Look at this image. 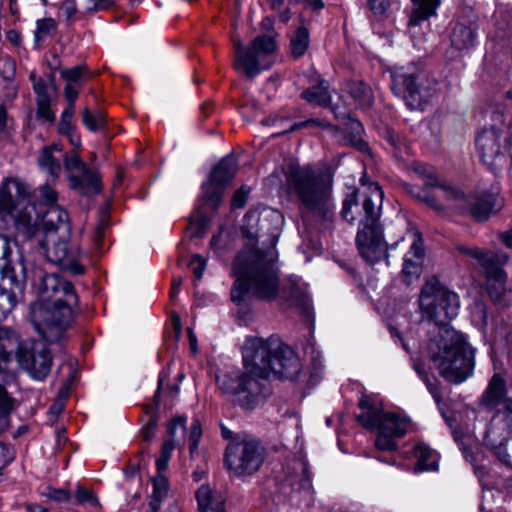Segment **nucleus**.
I'll return each mask as SVG.
<instances>
[{"mask_svg": "<svg viewBox=\"0 0 512 512\" xmlns=\"http://www.w3.org/2000/svg\"><path fill=\"white\" fill-rule=\"evenodd\" d=\"M249 47L257 53V55L263 60L266 61L270 55H272L276 50V41L274 37L271 35H259L251 42Z\"/></svg>", "mask_w": 512, "mask_h": 512, "instance_id": "obj_33", "label": "nucleus"}, {"mask_svg": "<svg viewBox=\"0 0 512 512\" xmlns=\"http://www.w3.org/2000/svg\"><path fill=\"white\" fill-rule=\"evenodd\" d=\"M431 188L432 187H424L421 196H419L417 200L425 203L437 212H443L445 210V206L437 199L436 195L431 191Z\"/></svg>", "mask_w": 512, "mask_h": 512, "instance_id": "obj_46", "label": "nucleus"}, {"mask_svg": "<svg viewBox=\"0 0 512 512\" xmlns=\"http://www.w3.org/2000/svg\"><path fill=\"white\" fill-rule=\"evenodd\" d=\"M428 356L440 376L452 384L464 382L474 372L475 349L461 332L445 329L431 339Z\"/></svg>", "mask_w": 512, "mask_h": 512, "instance_id": "obj_6", "label": "nucleus"}, {"mask_svg": "<svg viewBox=\"0 0 512 512\" xmlns=\"http://www.w3.org/2000/svg\"><path fill=\"white\" fill-rule=\"evenodd\" d=\"M39 166L51 176L57 177L61 172L60 162L52 155L50 147H44L38 158Z\"/></svg>", "mask_w": 512, "mask_h": 512, "instance_id": "obj_39", "label": "nucleus"}, {"mask_svg": "<svg viewBox=\"0 0 512 512\" xmlns=\"http://www.w3.org/2000/svg\"><path fill=\"white\" fill-rule=\"evenodd\" d=\"M269 67L270 63L263 61L249 46L242 47L240 44L236 45L234 68L247 78L252 79L261 70L268 69Z\"/></svg>", "mask_w": 512, "mask_h": 512, "instance_id": "obj_22", "label": "nucleus"}, {"mask_svg": "<svg viewBox=\"0 0 512 512\" xmlns=\"http://www.w3.org/2000/svg\"><path fill=\"white\" fill-rule=\"evenodd\" d=\"M419 302L425 317L437 326H447L459 313V296L436 280L425 283L421 289Z\"/></svg>", "mask_w": 512, "mask_h": 512, "instance_id": "obj_13", "label": "nucleus"}, {"mask_svg": "<svg viewBox=\"0 0 512 512\" xmlns=\"http://www.w3.org/2000/svg\"><path fill=\"white\" fill-rule=\"evenodd\" d=\"M367 2L370 10L377 16L384 15L391 6L390 0H368Z\"/></svg>", "mask_w": 512, "mask_h": 512, "instance_id": "obj_62", "label": "nucleus"}, {"mask_svg": "<svg viewBox=\"0 0 512 512\" xmlns=\"http://www.w3.org/2000/svg\"><path fill=\"white\" fill-rule=\"evenodd\" d=\"M74 505L83 506L91 509H101L102 506L99 502L97 495L94 491L82 486L77 485L75 494L71 501Z\"/></svg>", "mask_w": 512, "mask_h": 512, "instance_id": "obj_34", "label": "nucleus"}, {"mask_svg": "<svg viewBox=\"0 0 512 512\" xmlns=\"http://www.w3.org/2000/svg\"><path fill=\"white\" fill-rule=\"evenodd\" d=\"M423 261L412 259L411 256L404 257L402 273L406 277H418L421 273Z\"/></svg>", "mask_w": 512, "mask_h": 512, "instance_id": "obj_49", "label": "nucleus"}, {"mask_svg": "<svg viewBox=\"0 0 512 512\" xmlns=\"http://www.w3.org/2000/svg\"><path fill=\"white\" fill-rule=\"evenodd\" d=\"M195 264H196V266L193 267V275H194V278L197 281H199L202 279L204 271L206 269V259L199 254H194L191 257L189 265L193 266Z\"/></svg>", "mask_w": 512, "mask_h": 512, "instance_id": "obj_58", "label": "nucleus"}, {"mask_svg": "<svg viewBox=\"0 0 512 512\" xmlns=\"http://www.w3.org/2000/svg\"><path fill=\"white\" fill-rule=\"evenodd\" d=\"M12 410L13 399L8 396L6 389L0 385V434L8 428Z\"/></svg>", "mask_w": 512, "mask_h": 512, "instance_id": "obj_38", "label": "nucleus"}, {"mask_svg": "<svg viewBox=\"0 0 512 512\" xmlns=\"http://www.w3.org/2000/svg\"><path fill=\"white\" fill-rule=\"evenodd\" d=\"M244 371L227 373L218 380L219 388L233 397L234 403L253 410L271 394L268 379H297L301 363L294 351L276 336L267 339L247 337L242 347Z\"/></svg>", "mask_w": 512, "mask_h": 512, "instance_id": "obj_2", "label": "nucleus"}, {"mask_svg": "<svg viewBox=\"0 0 512 512\" xmlns=\"http://www.w3.org/2000/svg\"><path fill=\"white\" fill-rule=\"evenodd\" d=\"M29 79L32 83L33 90L36 94V101L50 99L46 81L42 77H38L33 71L30 73Z\"/></svg>", "mask_w": 512, "mask_h": 512, "instance_id": "obj_44", "label": "nucleus"}, {"mask_svg": "<svg viewBox=\"0 0 512 512\" xmlns=\"http://www.w3.org/2000/svg\"><path fill=\"white\" fill-rule=\"evenodd\" d=\"M14 457V449L9 445L0 442V470L12 462Z\"/></svg>", "mask_w": 512, "mask_h": 512, "instance_id": "obj_60", "label": "nucleus"}, {"mask_svg": "<svg viewBox=\"0 0 512 512\" xmlns=\"http://www.w3.org/2000/svg\"><path fill=\"white\" fill-rule=\"evenodd\" d=\"M288 195L298 207L304 225L321 231L334 221L335 170L329 164L315 168L312 164H290L284 172Z\"/></svg>", "mask_w": 512, "mask_h": 512, "instance_id": "obj_3", "label": "nucleus"}, {"mask_svg": "<svg viewBox=\"0 0 512 512\" xmlns=\"http://www.w3.org/2000/svg\"><path fill=\"white\" fill-rule=\"evenodd\" d=\"M359 407L364 411L356 415L357 422L365 429L378 431L376 448L388 452L397 450V440L407 433L408 419L394 412H384L367 395L360 398Z\"/></svg>", "mask_w": 512, "mask_h": 512, "instance_id": "obj_8", "label": "nucleus"}, {"mask_svg": "<svg viewBox=\"0 0 512 512\" xmlns=\"http://www.w3.org/2000/svg\"><path fill=\"white\" fill-rule=\"evenodd\" d=\"M424 249H423V241L420 235H417L416 239L410 246L409 251L405 254V256H411L412 259L423 261L424 259Z\"/></svg>", "mask_w": 512, "mask_h": 512, "instance_id": "obj_59", "label": "nucleus"}, {"mask_svg": "<svg viewBox=\"0 0 512 512\" xmlns=\"http://www.w3.org/2000/svg\"><path fill=\"white\" fill-rule=\"evenodd\" d=\"M300 97L311 105L323 108L328 107L332 98L330 84L327 80L321 78L316 85L303 90Z\"/></svg>", "mask_w": 512, "mask_h": 512, "instance_id": "obj_25", "label": "nucleus"}, {"mask_svg": "<svg viewBox=\"0 0 512 512\" xmlns=\"http://www.w3.org/2000/svg\"><path fill=\"white\" fill-rule=\"evenodd\" d=\"M421 380L425 383L428 391L433 396V398L437 402L440 401L441 396H440L438 380L435 377L430 376L429 374L427 376H425L424 378H422Z\"/></svg>", "mask_w": 512, "mask_h": 512, "instance_id": "obj_64", "label": "nucleus"}, {"mask_svg": "<svg viewBox=\"0 0 512 512\" xmlns=\"http://www.w3.org/2000/svg\"><path fill=\"white\" fill-rule=\"evenodd\" d=\"M14 353L20 367L34 379L44 380L50 373L53 357L45 342L19 341L12 329L0 327V373L8 371Z\"/></svg>", "mask_w": 512, "mask_h": 512, "instance_id": "obj_7", "label": "nucleus"}, {"mask_svg": "<svg viewBox=\"0 0 512 512\" xmlns=\"http://www.w3.org/2000/svg\"><path fill=\"white\" fill-rule=\"evenodd\" d=\"M299 466L301 470L300 487L303 490H310L312 487V474L309 463L306 459L302 458L299 460Z\"/></svg>", "mask_w": 512, "mask_h": 512, "instance_id": "obj_55", "label": "nucleus"}, {"mask_svg": "<svg viewBox=\"0 0 512 512\" xmlns=\"http://www.w3.org/2000/svg\"><path fill=\"white\" fill-rule=\"evenodd\" d=\"M202 437V427L201 422L198 418H194L191 422L189 429V453L190 457L193 458L194 454L197 453L199 443Z\"/></svg>", "mask_w": 512, "mask_h": 512, "instance_id": "obj_41", "label": "nucleus"}, {"mask_svg": "<svg viewBox=\"0 0 512 512\" xmlns=\"http://www.w3.org/2000/svg\"><path fill=\"white\" fill-rule=\"evenodd\" d=\"M0 214L14 219L18 236L31 240L39 229V220L46 232L64 227L68 230V213L59 205L37 212L32 203L30 187L18 179H6L0 186Z\"/></svg>", "mask_w": 512, "mask_h": 512, "instance_id": "obj_5", "label": "nucleus"}, {"mask_svg": "<svg viewBox=\"0 0 512 512\" xmlns=\"http://www.w3.org/2000/svg\"><path fill=\"white\" fill-rule=\"evenodd\" d=\"M472 314L475 320L481 322L482 324H487L488 311L487 306L482 301H477L474 303L472 307Z\"/></svg>", "mask_w": 512, "mask_h": 512, "instance_id": "obj_63", "label": "nucleus"}, {"mask_svg": "<svg viewBox=\"0 0 512 512\" xmlns=\"http://www.w3.org/2000/svg\"><path fill=\"white\" fill-rule=\"evenodd\" d=\"M445 199L450 207L463 215H470L477 222L487 221L497 211V194L485 191L479 195H466L458 187L445 188Z\"/></svg>", "mask_w": 512, "mask_h": 512, "instance_id": "obj_14", "label": "nucleus"}, {"mask_svg": "<svg viewBox=\"0 0 512 512\" xmlns=\"http://www.w3.org/2000/svg\"><path fill=\"white\" fill-rule=\"evenodd\" d=\"M476 30L470 25L456 23L450 35L451 46L456 50H466L476 42Z\"/></svg>", "mask_w": 512, "mask_h": 512, "instance_id": "obj_30", "label": "nucleus"}, {"mask_svg": "<svg viewBox=\"0 0 512 512\" xmlns=\"http://www.w3.org/2000/svg\"><path fill=\"white\" fill-rule=\"evenodd\" d=\"M345 89L361 109L366 110L373 105L374 95L372 89L364 81L350 80L346 83Z\"/></svg>", "mask_w": 512, "mask_h": 512, "instance_id": "obj_27", "label": "nucleus"}, {"mask_svg": "<svg viewBox=\"0 0 512 512\" xmlns=\"http://www.w3.org/2000/svg\"><path fill=\"white\" fill-rule=\"evenodd\" d=\"M75 114V108L71 106H66V108L61 113L60 121L58 123V132L68 133L70 130L75 129L72 125V118Z\"/></svg>", "mask_w": 512, "mask_h": 512, "instance_id": "obj_51", "label": "nucleus"}, {"mask_svg": "<svg viewBox=\"0 0 512 512\" xmlns=\"http://www.w3.org/2000/svg\"><path fill=\"white\" fill-rule=\"evenodd\" d=\"M0 75L6 83L15 81L16 63L11 57H5Z\"/></svg>", "mask_w": 512, "mask_h": 512, "instance_id": "obj_57", "label": "nucleus"}, {"mask_svg": "<svg viewBox=\"0 0 512 512\" xmlns=\"http://www.w3.org/2000/svg\"><path fill=\"white\" fill-rule=\"evenodd\" d=\"M408 26L415 27L437 15L441 0H410Z\"/></svg>", "mask_w": 512, "mask_h": 512, "instance_id": "obj_24", "label": "nucleus"}, {"mask_svg": "<svg viewBox=\"0 0 512 512\" xmlns=\"http://www.w3.org/2000/svg\"><path fill=\"white\" fill-rule=\"evenodd\" d=\"M310 43L309 30L301 25L290 37V50L294 59H299L306 53Z\"/></svg>", "mask_w": 512, "mask_h": 512, "instance_id": "obj_31", "label": "nucleus"}, {"mask_svg": "<svg viewBox=\"0 0 512 512\" xmlns=\"http://www.w3.org/2000/svg\"><path fill=\"white\" fill-rule=\"evenodd\" d=\"M504 425L508 433L512 434V398L506 399L503 406H501L496 413Z\"/></svg>", "mask_w": 512, "mask_h": 512, "instance_id": "obj_45", "label": "nucleus"}, {"mask_svg": "<svg viewBox=\"0 0 512 512\" xmlns=\"http://www.w3.org/2000/svg\"><path fill=\"white\" fill-rule=\"evenodd\" d=\"M198 512H225V502L221 495L214 494L209 486L202 485L196 491Z\"/></svg>", "mask_w": 512, "mask_h": 512, "instance_id": "obj_26", "label": "nucleus"}, {"mask_svg": "<svg viewBox=\"0 0 512 512\" xmlns=\"http://www.w3.org/2000/svg\"><path fill=\"white\" fill-rule=\"evenodd\" d=\"M507 254L501 256L493 266L484 271L487 280V292L493 302L497 305H506L508 302V291L506 288L507 274L503 266L508 262Z\"/></svg>", "mask_w": 512, "mask_h": 512, "instance_id": "obj_20", "label": "nucleus"}, {"mask_svg": "<svg viewBox=\"0 0 512 512\" xmlns=\"http://www.w3.org/2000/svg\"><path fill=\"white\" fill-rule=\"evenodd\" d=\"M502 131L491 127L483 129L476 138V149L482 163L495 175L506 163V155L501 149Z\"/></svg>", "mask_w": 512, "mask_h": 512, "instance_id": "obj_18", "label": "nucleus"}, {"mask_svg": "<svg viewBox=\"0 0 512 512\" xmlns=\"http://www.w3.org/2000/svg\"><path fill=\"white\" fill-rule=\"evenodd\" d=\"M169 491L168 480L163 475H158L153 479V492L149 506L153 512L160 509L161 502L166 498Z\"/></svg>", "mask_w": 512, "mask_h": 512, "instance_id": "obj_35", "label": "nucleus"}, {"mask_svg": "<svg viewBox=\"0 0 512 512\" xmlns=\"http://www.w3.org/2000/svg\"><path fill=\"white\" fill-rule=\"evenodd\" d=\"M61 135L66 136L73 146V149L67 152L63 158L69 187L82 195L100 193L102 186L99 174L86 165L77 151L82 147L80 134L72 129L68 133H61Z\"/></svg>", "mask_w": 512, "mask_h": 512, "instance_id": "obj_12", "label": "nucleus"}, {"mask_svg": "<svg viewBox=\"0 0 512 512\" xmlns=\"http://www.w3.org/2000/svg\"><path fill=\"white\" fill-rule=\"evenodd\" d=\"M45 495L48 499L57 503H71L73 499V495L70 493V491L64 488L48 487Z\"/></svg>", "mask_w": 512, "mask_h": 512, "instance_id": "obj_48", "label": "nucleus"}, {"mask_svg": "<svg viewBox=\"0 0 512 512\" xmlns=\"http://www.w3.org/2000/svg\"><path fill=\"white\" fill-rule=\"evenodd\" d=\"M237 168V160L233 156H226L213 167L209 179L202 184L203 203L214 212L219 208L224 191L234 179Z\"/></svg>", "mask_w": 512, "mask_h": 512, "instance_id": "obj_15", "label": "nucleus"}, {"mask_svg": "<svg viewBox=\"0 0 512 512\" xmlns=\"http://www.w3.org/2000/svg\"><path fill=\"white\" fill-rule=\"evenodd\" d=\"M58 195L57 192L49 185H43L40 188V202L41 205L50 207L52 205H57Z\"/></svg>", "mask_w": 512, "mask_h": 512, "instance_id": "obj_54", "label": "nucleus"}, {"mask_svg": "<svg viewBox=\"0 0 512 512\" xmlns=\"http://www.w3.org/2000/svg\"><path fill=\"white\" fill-rule=\"evenodd\" d=\"M383 138L395 153H400L405 146L404 138L392 129H386L383 133Z\"/></svg>", "mask_w": 512, "mask_h": 512, "instance_id": "obj_50", "label": "nucleus"}, {"mask_svg": "<svg viewBox=\"0 0 512 512\" xmlns=\"http://www.w3.org/2000/svg\"><path fill=\"white\" fill-rule=\"evenodd\" d=\"M82 86H77L73 83L66 84L64 87V97L67 101V106L75 108V102L78 98L79 91Z\"/></svg>", "mask_w": 512, "mask_h": 512, "instance_id": "obj_61", "label": "nucleus"}, {"mask_svg": "<svg viewBox=\"0 0 512 512\" xmlns=\"http://www.w3.org/2000/svg\"><path fill=\"white\" fill-rule=\"evenodd\" d=\"M267 457L263 443L245 436L229 443L224 452V463L236 477L252 476L260 470Z\"/></svg>", "mask_w": 512, "mask_h": 512, "instance_id": "obj_11", "label": "nucleus"}, {"mask_svg": "<svg viewBox=\"0 0 512 512\" xmlns=\"http://www.w3.org/2000/svg\"><path fill=\"white\" fill-rule=\"evenodd\" d=\"M250 193V188L247 186H241L237 189L231 199V209H241L245 206L248 196Z\"/></svg>", "mask_w": 512, "mask_h": 512, "instance_id": "obj_53", "label": "nucleus"}, {"mask_svg": "<svg viewBox=\"0 0 512 512\" xmlns=\"http://www.w3.org/2000/svg\"><path fill=\"white\" fill-rule=\"evenodd\" d=\"M415 171L423 178L424 187H437L440 188L445 196V188L452 187L451 185L445 184L438 179L436 170L434 167L429 165H418Z\"/></svg>", "mask_w": 512, "mask_h": 512, "instance_id": "obj_36", "label": "nucleus"}, {"mask_svg": "<svg viewBox=\"0 0 512 512\" xmlns=\"http://www.w3.org/2000/svg\"><path fill=\"white\" fill-rule=\"evenodd\" d=\"M51 99H43L36 101V116L38 119L45 120L46 122H54L55 114L50 107Z\"/></svg>", "mask_w": 512, "mask_h": 512, "instance_id": "obj_47", "label": "nucleus"}, {"mask_svg": "<svg viewBox=\"0 0 512 512\" xmlns=\"http://www.w3.org/2000/svg\"><path fill=\"white\" fill-rule=\"evenodd\" d=\"M312 127L328 129L331 127V125L326 120L318 119V118H311V119H307L304 121L295 122L288 129L283 130L279 133H276L275 136H281V135H285L287 133L295 132L297 130H301V129H305V128H312Z\"/></svg>", "mask_w": 512, "mask_h": 512, "instance_id": "obj_40", "label": "nucleus"}, {"mask_svg": "<svg viewBox=\"0 0 512 512\" xmlns=\"http://www.w3.org/2000/svg\"><path fill=\"white\" fill-rule=\"evenodd\" d=\"M60 76L67 84L73 83L77 86H83L85 80L89 78L88 67L82 64L63 69L60 71Z\"/></svg>", "mask_w": 512, "mask_h": 512, "instance_id": "obj_37", "label": "nucleus"}, {"mask_svg": "<svg viewBox=\"0 0 512 512\" xmlns=\"http://www.w3.org/2000/svg\"><path fill=\"white\" fill-rule=\"evenodd\" d=\"M12 123L13 119L9 117L6 106L0 104V139L10 135V126Z\"/></svg>", "mask_w": 512, "mask_h": 512, "instance_id": "obj_56", "label": "nucleus"}, {"mask_svg": "<svg viewBox=\"0 0 512 512\" xmlns=\"http://www.w3.org/2000/svg\"><path fill=\"white\" fill-rule=\"evenodd\" d=\"M48 260L58 265L62 271L72 276L85 273L86 269L81 263L82 254L80 248L68 240L60 239L54 242L52 247L46 250Z\"/></svg>", "mask_w": 512, "mask_h": 512, "instance_id": "obj_19", "label": "nucleus"}, {"mask_svg": "<svg viewBox=\"0 0 512 512\" xmlns=\"http://www.w3.org/2000/svg\"><path fill=\"white\" fill-rule=\"evenodd\" d=\"M369 193L354 188L343 200L341 216L350 223H358L355 242L360 256L369 264L385 259L388 262L389 250L395 249L404 240L401 235L391 243L385 240L380 222L381 205L384 193L377 183H370Z\"/></svg>", "mask_w": 512, "mask_h": 512, "instance_id": "obj_4", "label": "nucleus"}, {"mask_svg": "<svg viewBox=\"0 0 512 512\" xmlns=\"http://www.w3.org/2000/svg\"><path fill=\"white\" fill-rule=\"evenodd\" d=\"M414 457L417 459L416 471H436L438 469V454L424 442L413 447Z\"/></svg>", "mask_w": 512, "mask_h": 512, "instance_id": "obj_28", "label": "nucleus"}, {"mask_svg": "<svg viewBox=\"0 0 512 512\" xmlns=\"http://www.w3.org/2000/svg\"><path fill=\"white\" fill-rule=\"evenodd\" d=\"M437 81L422 67L411 63L391 71V89L411 110H422L436 93Z\"/></svg>", "mask_w": 512, "mask_h": 512, "instance_id": "obj_9", "label": "nucleus"}, {"mask_svg": "<svg viewBox=\"0 0 512 512\" xmlns=\"http://www.w3.org/2000/svg\"><path fill=\"white\" fill-rule=\"evenodd\" d=\"M207 227V220L204 217H200L197 220H191L187 227V233L190 238H201L205 234Z\"/></svg>", "mask_w": 512, "mask_h": 512, "instance_id": "obj_52", "label": "nucleus"}, {"mask_svg": "<svg viewBox=\"0 0 512 512\" xmlns=\"http://www.w3.org/2000/svg\"><path fill=\"white\" fill-rule=\"evenodd\" d=\"M456 250L477 261V263L481 266L483 271L488 269L490 266H493L494 263H496L499 259H501V256L505 255L506 253H497L493 252L487 249H482L478 247H468L465 245H457Z\"/></svg>", "mask_w": 512, "mask_h": 512, "instance_id": "obj_29", "label": "nucleus"}, {"mask_svg": "<svg viewBox=\"0 0 512 512\" xmlns=\"http://www.w3.org/2000/svg\"><path fill=\"white\" fill-rule=\"evenodd\" d=\"M1 261L0 289L12 293L13 297L23 299L28 276L22 251H18L16 257H13L9 245L6 243Z\"/></svg>", "mask_w": 512, "mask_h": 512, "instance_id": "obj_16", "label": "nucleus"}, {"mask_svg": "<svg viewBox=\"0 0 512 512\" xmlns=\"http://www.w3.org/2000/svg\"><path fill=\"white\" fill-rule=\"evenodd\" d=\"M327 108L333 113L335 119L337 121L343 122L349 125L350 129L354 133V145L358 148V150L364 152L369 149L367 142L361 139V133L363 132L362 123L353 118L350 112V109L345 103H332V99L330 100V106Z\"/></svg>", "mask_w": 512, "mask_h": 512, "instance_id": "obj_23", "label": "nucleus"}, {"mask_svg": "<svg viewBox=\"0 0 512 512\" xmlns=\"http://www.w3.org/2000/svg\"><path fill=\"white\" fill-rule=\"evenodd\" d=\"M57 29V23L53 18H43L36 22V30L34 32V38L36 42H39L43 37L51 34Z\"/></svg>", "mask_w": 512, "mask_h": 512, "instance_id": "obj_43", "label": "nucleus"}, {"mask_svg": "<svg viewBox=\"0 0 512 512\" xmlns=\"http://www.w3.org/2000/svg\"><path fill=\"white\" fill-rule=\"evenodd\" d=\"M38 295L35 303H53L69 299L79 302L74 285L58 273H43L39 271L38 281L33 283Z\"/></svg>", "mask_w": 512, "mask_h": 512, "instance_id": "obj_17", "label": "nucleus"}, {"mask_svg": "<svg viewBox=\"0 0 512 512\" xmlns=\"http://www.w3.org/2000/svg\"><path fill=\"white\" fill-rule=\"evenodd\" d=\"M79 302L69 299L53 303H33L30 319L34 329L41 337L49 342H59L65 331L73 322Z\"/></svg>", "mask_w": 512, "mask_h": 512, "instance_id": "obj_10", "label": "nucleus"}, {"mask_svg": "<svg viewBox=\"0 0 512 512\" xmlns=\"http://www.w3.org/2000/svg\"><path fill=\"white\" fill-rule=\"evenodd\" d=\"M22 299L0 289V321L5 320Z\"/></svg>", "mask_w": 512, "mask_h": 512, "instance_id": "obj_42", "label": "nucleus"}, {"mask_svg": "<svg viewBox=\"0 0 512 512\" xmlns=\"http://www.w3.org/2000/svg\"><path fill=\"white\" fill-rule=\"evenodd\" d=\"M82 122L91 132L103 131L107 127V114L103 109L91 111L88 107L82 110Z\"/></svg>", "mask_w": 512, "mask_h": 512, "instance_id": "obj_32", "label": "nucleus"}, {"mask_svg": "<svg viewBox=\"0 0 512 512\" xmlns=\"http://www.w3.org/2000/svg\"><path fill=\"white\" fill-rule=\"evenodd\" d=\"M508 396V389L505 378L500 373H494L489 379L487 387L480 398V406L487 412H496L503 406Z\"/></svg>", "mask_w": 512, "mask_h": 512, "instance_id": "obj_21", "label": "nucleus"}, {"mask_svg": "<svg viewBox=\"0 0 512 512\" xmlns=\"http://www.w3.org/2000/svg\"><path fill=\"white\" fill-rule=\"evenodd\" d=\"M277 211L258 214L248 211L243 218L242 236L248 240L236 254L232 263L235 281L230 289L231 301L238 307L239 320L251 319V298L272 302L279 295L300 313L309 318L312 315V302L306 285L296 276H290L280 286V270L277 266L278 242L277 227H270V219H281Z\"/></svg>", "mask_w": 512, "mask_h": 512, "instance_id": "obj_1", "label": "nucleus"}]
</instances>
